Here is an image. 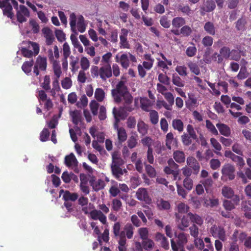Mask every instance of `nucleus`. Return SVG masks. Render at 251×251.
Here are the masks:
<instances>
[{
	"label": "nucleus",
	"mask_w": 251,
	"mask_h": 251,
	"mask_svg": "<svg viewBox=\"0 0 251 251\" xmlns=\"http://www.w3.org/2000/svg\"><path fill=\"white\" fill-rule=\"evenodd\" d=\"M49 59L52 63L54 74L56 76V78H59L62 73L61 67L59 62L54 59V57L51 50H50Z\"/></svg>",
	"instance_id": "obj_11"
},
{
	"label": "nucleus",
	"mask_w": 251,
	"mask_h": 251,
	"mask_svg": "<svg viewBox=\"0 0 251 251\" xmlns=\"http://www.w3.org/2000/svg\"><path fill=\"white\" fill-rule=\"evenodd\" d=\"M136 196L138 200L144 201L146 204H150L151 203V199L146 188H139L136 193Z\"/></svg>",
	"instance_id": "obj_10"
},
{
	"label": "nucleus",
	"mask_w": 251,
	"mask_h": 251,
	"mask_svg": "<svg viewBox=\"0 0 251 251\" xmlns=\"http://www.w3.org/2000/svg\"><path fill=\"white\" fill-rule=\"evenodd\" d=\"M47 66V58L39 55L37 57L33 68V72L36 76L39 75V70L46 71Z\"/></svg>",
	"instance_id": "obj_6"
},
{
	"label": "nucleus",
	"mask_w": 251,
	"mask_h": 251,
	"mask_svg": "<svg viewBox=\"0 0 251 251\" xmlns=\"http://www.w3.org/2000/svg\"><path fill=\"white\" fill-rule=\"evenodd\" d=\"M190 44L192 46H189L186 49V54L188 57H192L196 54L197 49L194 43H190Z\"/></svg>",
	"instance_id": "obj_44"
},
{
	"label": "nucleus",
	"mask_w": 251,
	"mask_h": 251,
	"mask_svg": "<svg viewBox=\"0 0 251 251\" xmlns=\"http://www.w3.org/2000/svg\"><path fill=\"white\" fill-rule=\"evenodd\" d=\"M210 232L214 238H219L222 241H225L226 239L225 230L221 226H212L210 229Z\"/></svg>",
	"instance_id": "obj_7"
},
{
	"label": "nucleus",
	"mask_w": 251,
	"mask_h": 251,
	"mask_svg": "<svg viewBox=\"0 0 251 251\" xmlns=\"http://www.w3.org/2000/svg\"><path fill=\"white\" fill-rule=\"evenodd\" d=\"M90 72L92 77L98 78L100 76L103 81L106 80L112 76L110 64H105L100 68L97 66H92Z\"/></svg>",
	"instance_id": "obj_1"
},
{
	"label": "nucleus",
	"mask_w": 251,
	"mask_h": 251,
	"mask_svg": "<svg viewBox=\"0 0 251 251\" xmlns=\"http://www.w3.org/2000/svg\"><path fill=\"white\" fill-rule=\"evenodd\" d=\"M150 118L152 124H157L159 119L158 112L154 110H151L150 112Z\"/></svg>",
	"instance_id": "obj_48"
},
{
	"label": "nucleus",
	"mask_w": 251,
	"mask_h": 251,
	"mask_svg": "<svg viewBox=\"0 0 251 251\" xmlns=\"http://www.w3.org/2000/svg\"><path fill=\"white\" fill-rule=\"evenodd\" d=\"M138 232L140 238L142 240L148 238L149 231L147 227H141L138 229Z\"/></svg>",
	"instance_id": "obj_61"
},
{
	"label": "nucleus",
	"mask_w": 251,
	"mask_h": 251,
	"mask_svg": "<svg viewBox=\"0 0 251 251\" xmlns=\"http://www.w3.org/2000/svg\"><path fill=\"white\" fill-rule=\"evenodd\" d=\"M80 63L81 68L83 71L88 70L90 67V62L86 57L83 56L81 58Z\"/></svg>",
	"instance_id": "obj_55"
},
{
	"label": "nucleus",
	"mask_w": 251,
	"mask_h": 251,
	"mask_svg": "<svg viewBox=\"0 0 251 251\" xmlns=\"http://www.w3.org/2000/svg\"><path fill=\"white\" fill-rule=\"evenodd\" d=\"M221 180L224 182L231 181L235 178V167L229 163L225 164L221 169Z\"/></svg>",
	"instance_id": "obj_3"
},
{
	"label": "nucleus",
	"mask_w": 251,
	"mask_h": 251,
	"mask_svg": "<svg viewBox=\"0 0 251 251\" xmlns=\"http://www.w3.org/2000/svg\"><path fill=\"white\" fill-rule=\"evenodd\" d=\"M241 208L244 212L245 217L251 219V200L242 201Z\"/></svg>",
	"instance_id": "obj_15"
},
{
	"label": "nucleus",
	"mask_w": 251,
	"mask_h": 251,
	"mask_svg": "<svg viewBox=\"0 0 251 251\" xmlns=\"http://www.w3.org/2000/svg\"><path fill=\"white\" fill-rule=\"evenodd\" d=\"M181 141L183 144L188 146L192 143V137L189 136L187 133H184L181 136Z\"/></svg>",
	"instance_id": "obj_50"
},
{
	"label": "nucleus",
	"mask_w": 251,
	"mask_h": 251,
	"mask_svg": "<svg viewBox=\"0 0 251 251\" xmlns=\"http://www.w3.org/2000/svg\"><path fill=\"white\" fill-rule=\"evenodd\" d=\"M130 60L133 63L137 61L135 56L130 53H123L120 57V63L124 69H126L129 67Z\"/></svg>",
	"instance_id": "obj_9"
},
{
	"label": "nucleus",
	"mask_w": 251,
	"mask_h": 251,
	"mask_svg": "<svg viewBox=\"0 0 251 251\" xmlns=\"http://www.w3.org/2000/svg\"><path fill=\"white\" fill-rule=\"evenodd\" d=\"M213 39L212 37L208 35L205 36L202 40V43L205 47H211L213 44Z\"/></svg>",
	"instance_id": "obj_64"
},
{
	"label": "nucleus",
	"mask_w": 251,
	"mask_h": 251,
	"mask_svg": "<svg viewBox=\"0 0 251 251\" xmlns=\"http://www.w3.org/2000/svg\"><path fill=\"white\" fill-rule=\"evenodd\" d=\"M177 10L188 16L191 13V9L188 4H179L177 6Z\"/></svg>",
	"instance_id": "obj_40"
},
{
	"label": "nucleus",
	"mask_w": 251,
	"mask_h": 251,
	"mask_svg": "<svg viewBox=\"0 0 251 251\" xmlns=\"http://www.w3.org/2000/svg\"><path fill=\"white\" fill-rule=\"evenodd\" d=\"M232 160L237 163V165L239 166L240 167H243L245 163V161L242 157L239 156L235 155L232 158Z\"/></svg>",
	"instance_id": "obj_63"
},
{
	"label": "nucleus",
	"mask_w": 251,
	"mask_h": 251,
	"mask_svg": "<svg viewBox=\"0 0 251 251\" xmlns=\"http://www.w3.org/2000/svg\"><path fill=\"white\" fill-rule=\"evenodd\" d=\"M93 189L96 191H98L104 188L105 184V182L102 179H99L94 183H91Z\"/></svg>",
	"instance_id": "obj_41"
},
{
	"label": "nucleus",
	"mask_w": 251,
	"mask_h": 251,
	"mask_svg": "<svg viewBox=\"0 0 251 251\" xmlns=\"http://www.w3.org/2000/svg\"><path fill=\"white\" fill-rule=\"evenodd\" d=\"M210 143L212 146L216 150V151H214L215 153L218 155L221 156L222 154L220 152L222 150V146L221 144L216 139L214 138H211L210 139Z\"/></svg>",
	"instance_id": "obj_37"
},
{
	"label": "nucleus",
	"mask_w": 251,
	"mask_h": 251,
	"mask_svg": "<svg viewBox=\"0 0 251 251\" xmlns=\"http://www.w3.org/2000/svg\"><path fill=\"white\" fill-rule=\"evenodd\" d=\"M78 198V195L76 193H71L68 190H65V194L63 195V200L66 202L75 201Z\"/></svg>",
	"instance_id": "obj_19"
},
{
	"label": "nucleus",
	"mask_w": 251,
	"mask_h": 251,
	"mask_svg": "<svg viewBox=\"0 0 251 251\" xmlns=\"http://www.w3.org/2000/svg\"><path fill=\"white\" fill-rule=\"evenodd\" d=\"M248 237L247 234L246 232L242 231L239 233L237 230H234L232 235V239L235 242L237 241V238L240 242H245Z\"/></svg>",
	"instance_id": "obj_21"
},
{
	"label": "nucleus",
	"mask_w": 251,
	"mask_h": 251,
	"mask_svg": "<svg viewBox=\"0 0 251 251\" xmlns=\"http://www.w3.org/2000/svg\"><path fill=\"white\" fill-rule=\"evenodd\" d=\"M122 100H124L123 108L126 111L131 112L134 110V107L131 105L133 101V97L129 92L126 95L122 96Z\"/></svg>",
	"instance_id": "obj_12"
},
{
	"label": "nucleus",
	"mask_w": 251,
	"mask_h": 251,
	"mask_svg": "<svg viewBox=\"0 0 251 251\" xmlns=\"http://www.w3.org/2000/svg\"><path fill=\"white\" fill-rule=\"evenodd\" d=\"M190 234L194 238L198 237L199 234V228L195 224H193L190 227Z\"/></svg>",
	"instance_id": "obj_59"
},
{
	"label": "nucleus",
	"mask_w": 251,
	"mask_h": 251,
	"mask_svg": "<svg viewBox=\"0 0 251 251\" xmlns=\"http://www.w3.org/2000/svg\"><path fill=\"white\" fill-rule=\"evenodd\" d=\"M192 30L188 25H184L180 29V34L184 36L188 37L191 35Z\"/></svg>",
	"instance_id": "obj_62"
},
{
	"label": "nucleus",
	"mask_w": 251,
	"mask_h": 251,
	"mask_svg": "<svg viewBox=\"0 0 251 251\" xmlns=\"http://www.w3.org/2000/svg\"><path fill=\"white\" fill-rule=\"evenodd\" d=\"M173 157L175 161L178 163H182L185 161V155L183 151H175L173 152Z\"/></svg>",
	"instance_id": "obj_22"
},
{
	"label": "nucleus",
	"mask_w": 251,
	"mask_h": 251,
	"mask_svg": "<svg viewBox=\"0 0 251 251\" xmlns=\"http://www.w3.org/2000/svg\"><path fill=\"white\" fill-rule=\"evenodd\" d=\"M157 207L159 210H168L170 208V202L164 200L163 199L157 200L156 201Z\"/></svg>",
	"instance_id": "obj_26"
},
{
	"label": "nucleus",
	"mask_w": 251,
	"mask_h": 251,
	"mask_svg": "<svg viewBox=\"0 0 251 251\" xmlns=\"http://www.w3.org/2000/svg\"><path fill=\"white\" fill-rule=\"evenodd\" d=\"M33 64L34 61L33 59L28 61H25L23 63L22 69L26 74H28L31 72Z\"/></svg>",
	"instance_id": "obj_35"
},
{
	"label": "nucleus",
	"mask_w": 251,
	"mask_h": 251,
	"mask_svg": "<svg viewBox=\"0 0 251 251\" xmlns=\"http://www.w3.org/2000/svg\"><path fill=\"white\" fill-rule=\"evenodd\" d=\"M111 171L113 176L118 180H122V176L127 171L126 169H122L120 167L116 165H111Z\"/></svg>",
	"instance_id": "obj_13"
},
{
	"label": "nucleus",
	"mask_w": 251,
	"mask_h": 251,
	"mask_svg": "<svg viewBox=\"0 0 251 251\" xmlns=\"http://www.w3.org/2000/svg\"><path fill=\"white\" fill-rule=\"evenodd\" d=\"M247 20L245 18L242 17L238 20L236 23L235 27L239 31H244L246 29Z\"/></svg>",
	"instance_id": "obj_38"
},
{
	"label": "nucleus",
	"mask_w": 251,
	"mask_h": 251,
	"mask_svg": "<svg viewBox=\"0 0 251 251\" xmlns=\"http://www.w3.org/2000/svg\"><path fill=\"white\" fill-rule=\"evenodd\" d=\"M190 219L188 215L183 216L181 220V224L178 225V228L182 231L185 230V228L190 225Z\"/></svg>",
	"instance_id": "obj_27"
},
{
	"label": "nucleus",
	"mask_w": 251,
	"mask_h": 251,
	"mask_svg": "<svg viewBox=\"0 0 251 251\" xmlns=\"http://www.w3.org/2000/svg\"><path fill=\"white\" fill-rule=\"evenodd\" d=\"M183 186L188 191H190L193 187V181L190 177H185L183 180Z\"/></svg>",
	"instance_id": "obj_53"
},
{
	"label": "nucleus",
	"mask_w": 251,
	"mask_h": 251,
	"mask_svg": "<svg viewBox=\"0 0 251 251\" xmlns=\"http://www.w3.org/2000/svg\"><path fill=\"white\" fill-rule=\"evenodd\" d=\"M70 115L72 118V122L75 126L74 127L75 129L77 130H80V128L77 126L78 124L81 122L82 116L81 112L77 110H74L70 113Z\"/></svg>",
	"instance_id": "obj_14"
},
{
	"label": "nucleus",
	"mask_w": 251,
	"mask_h": 251,
	"mask_svg": "<svg viewBox=\"0 0 251 251\" xmlns=\"http://www.w3.org/2000/svg\"><path fill=\"white\" fill-rule=\"evenodd\" d=\"M142 244L143 248L146 250H148L152 249L154 245L153 241L149 238L143 240Z\"/></svg>",
	"instance_id": "obj_51"
},
{
	"label": "nucleus",
	"mask_w": 251,
	"mask_h": 251,
	"mask_svg": "<svg viewBox=\"0 0 251 251\" xmlns=\"http://www.w3.org/2000/svg\"><path fill=\"white\" fill-rule=\"evenodd\" d=\"M137 128L138 132L142 135H145L148 131V126L142 121H139L137 124Z\"/></svg>",
	"instance_id": "obj_42"
},
{
	"label": "nucleus",
	"mask_w": 251,
	"mask_h": 251,
	"mask_svg": "<svg viewBox=\"0 0 251 251\" xmlns=\"http://www.w3.org/2000/svg\"><path fill=\"white\" fill-rule=\"evenodd\" d=\"M186 106L188 108H191L196 106L197 103V100L193 96L189 95V99L185 101Z\"/></svg>",
	"instance_id": "obj_52"
},
{
	"label": "nucleus",
	"mask_w": 251,
	"mask_h": 251,
	"mask_svg": "<svg viewBox=\"0 0 251 251\" xmlns=\"http://www.w3.org/2000/svg\"><path fill=\"white\" fill-rule=\"evenodd\" d=\"M216 7L215 3L213 0H206L203 3V5L201 7V9L206 12L212 11Z\"/></svg>",
	"instance_id": "obj_20"
},
{
	"label": "nucleus",
	"mask_w": 251,
	"mask_h": 251,
	"mask_svg": "<svg viewBox=\"0 0 251 251\" xmlns=\"http://www.w3.org/2000/svg\"><path fill=\"white\" fill-rule=\"evenodd\" d=\"M230 49L226 46L223 47L219 51L224 58L226 59L230 57Z\"/></svg>",
	"instance_id": "obj_57"
},
{
	"label": "nucleus",
	"mask_w": 251,
	"mask_h": 251,
	"mask_svg": "<svg viewBox=\"0 0 251 251\" xmlns=\"http://www.w3.org/2000/svg\"><path fill=\"white\" fill-rule=\"evenodd\" d=\"M105 96V93L102 88H97L95 92V97L98 101H102Z\"/></svg>",
	"instance_id": "obj_46"
},
{
	"label": "nucleus",
	"mask_w": 251,
	"mask_h": 251,
	"mask_svg": "<svg viewBox=\"0 0 251 251\" xmlns=\"http://www.w3.org/2000/svg\"><path fill=\"white\" fill-rule=\"evenodd\" d=\"M187 65L190 69V71L195 75H198L200 74V69L198 64L194 62L190 61L187 63Z\"/></svg>",
	"instance_id": "obj_33"
},
{
	"label": "nucleus",
	"mask_w": 251,
	"mask_h": 251,
	"mask_svg": "<svg viewBox=\"0 0 251 251\" xmlns=\"http://www.w3.org/2000/svg\"><path fill=\"white\" fill-rule=\"evenodd\" d=\"M174 140L176 141V139H174V134L172 132L167 133L166 136V146L169 150L171 149V146Z\"/></svg>",
	"instance_id": "obj_47"
},
{
	"label": "nucleus",
	"mask_w": 251,
	"mask_h": 251,
	"mask_svg": "<svg viewBox=\"0 0 251 251\" xmlns=\"http://www.w3.org/2000/svg\"><path fill=\"white\" fill-rule=\"evenodd\" d=\"M29 47L32 49L33 52L26 48L23 47L22 48L21 51L23 56L27 58H31L33 56H36L39 53L40 50L39 46L37 43L29 41Z\"/></svg>",
	"instance_id": "obj_5"
},
{
	"label": "nucleus",
	"mask_w": 251,
	"mask_h": 251,
	"mask_svg": "<svg viewBox=\"0 0 251 251\" xmlns=\"http://www.w3.org/2000/svg\"><path fill=\"white\" fill-rule=\"evenodd\" d=\"M216 126L222 135L226 137L230 136L231 133L230 129L226 125L218 123L216 124Z\"/></svg>",
	"instance_id": "obj_16"
},
{
	"label": "nucleus",
	"mask_w": 251,
	"mask_h": 251,
	"mask_svg": "<svg viewBox=\"0 0 251 251\" xmlns=\"http://www.w3.org/2000/svg\"><path fill=\"white\" fill-rule=\"evenodd\" d=\"M144 164L145 166L146 172L149 176L151 178L155 177L156 174L155 169L151 165L147 164L146 163H145Z\"/></svg>",
	"instance_id": "obj_43"
},
{
	"label": "nucleus",
	"mask_w": 251,
	"mask_h": 251,
	"mask_svg": "<svg viewBox=\"0 0 251 251\" xmlns=\"http://www.w3.org/2000/svg\"><path fill=\"white\" fill-rule=\"evenodd\" d=\"M187 134L192 137V139L194 140H197L198 136L196 134V131H195L194 127L192 125H188L187 126Z\"/></svg>",
	"instance_id": "obj_54"
},
{
	"label": "nucleus",
	"mask_w": 251,
	"mask_h": 251,
	"mask_svg": "<svg viewBox=\"0 0 251 251\" xmlns=\"http://www.w3.org/2000/svg\"><path fill=\"white\" fill-rule=\"evenodd\" d=\"M29 16L30 13L27 8L24 5H20L16 12L17 21L20 23L25 22Z\"/></svg>",
	"instance_id": "obj_8"
},
{
	"label": "nucleus",
	"mask_w": 251,
	"mask_h": 251,
	"mask_svg": "<svg viewBox=\"0 0 251 251\" xmlns=\"http://www.w3.org/2000/svg\"><path fill=\"white\" fill-rule=\"evenodd\" d=\"M76 25L77 29L80 32L83 33L85 31L86 25L84 23V19L83 16H78Z\"/></svg>",
	"instance_id": "obj_30"
},
{
	"label": "nucleus",
	"mask_w": 251,
	"mask_h": 251,
	"mask_svg": "<svg viewBox=\"0 0 251 251\" xmlns=\"http://www.w3.org/2000/svg\"><path fill=\"white\" fill-rule=\"evenodd\" d=\"M42 88L46 91L50 90V78L49 75H45L44 78V81L41 85Z\"/></svg>",
	"instance_id": "obj_60"
},
{
	"label": "nucleus",
	"mask_w": 251,
	"mask_h": 251,
	"mask_svg": "<svg viewBox=\"0 0 251 251\" xmlns=\"http://www.w3.org/2000/svg\"><path fill=\"white\" fill-rule=\"evenodd\" d=\"M172 126L174 129L177 130L179 132L183 131L184 129L183 123L180 119H174L172 121Z\"/></svg>",
	"instance_id": "obj_29"
},
{
	"label": "nucleus",
	"mask_w": 251,
	"mask_h": 251,
	"mask_svg": "<svg viewBox=\"0 0 251 251\" xmlns=\"http://www.w3.org/2000/svg\"><path fill=\"white\" fill-rule=\"evenodd\" d=\"M127 86L123 81H119L116 88L111 91V94L114 101L119 103L122 101V96L128 93Z\"/></svg>",
	"instance_id": "obj_2"
},
{
	"label": "nucleus",
	"mask_w": 251,
	"mask_h": 251,
	"mask_svg": "<svg viewBox=\"0 0 251 251\" xmlns=\"http://www.w3.org/2000/svg\"><path fill=\"white\" fill-rule=\"evenodd\" d=\"M185 24V20L182 17H177L174 18L172 20V25L177 28L183 26Z\"/></svg>",
	"instance_id": "obj_31"
},
{
	"label": "nucleus",
	"mask_w": 251,
	"mask_h": 251,
	"mask_svg": "<svg viewBox=\"0 0 251 251\" xmlns=\"http://www.w3.org/2000/svg\"><path fill=\"white\" fill-rule=\"evenodd\" d=\"M141 107L145 111H149L151 106V101L147 98H141L140 99Z\"/></svg>",
	"instance_id": "obj_34"
},
{
	"label": "nucleus",
	"mask_w": 251,
	"mask_h": 251,
	"mask_svg": "<svg viewBox=\"0 0 251 251\" xmlns=\"http://www.w3.org/2000/svg\"><path fill=\"white\" fill-rule=\"evenodd\" d=\"M134 227L131 224L127 223L124 226V230L128 239H131L133 235Z\"/></svg>",
	"instance_id": "obj_39"
},
{
	"label": "nucleus",
	"mask_w": 251,
	"mask_h": 251,
	"mask_svg": "<svg viewBox=\"0 0 251 251\" xmlns=\"http://www.w3.org/2000/svg\"><path fill=\"white\" fill-rule=\"evenodd\" d=\"M188 216H189L191 222L193 224L197 225L199 226H201L203 224V219L199 215L189 212L188 213Z\"/></svg>",
	"instance_id": "obj_18"
},
{
	"label": "nucleus",
	"mask_w": 251,
	"mask_h": 251,
	"mask_svg": "<svg viewBox=\"0 0 251 251\" xmlns=\"http://www.w3.org/2000/svg\"><path fill=\"white\" fill-rule=\"evenodd\" d=\"M5 6L3 9V14L4 15L6 16L7 17L12 18L14 15L12 13V6L10 3H4ZM3 8V7L2 8Z\"/></svg>",
	"instance_id": "obj_36"
},
{
	"label": "nucleus",
	"mask_w": 251,
	"mask_h": 251,
	"mask_svg": "<svg viewBox=\"0 0 251 251\" xmlns=\"http://www.w3.org/2000/svg\"><path fill=\"white\" fill-rule=\"evenodd\" d=\"M70 65L71 66V70L73 73H75L77 72L79 68L78 65L79 58L78 57H75L71 55L70 57Z\"/></svg>",
	"instance_id": "obj_23"
},
{
	"label": "nucleus",
	"mask_w": 251,
	"mask_h": 251,
	"mask_svg": "<svg viewBox=\"0 0 251 251\" xmlns=\"http://www.w3.org/2000/svg\"><path fill=\"white\" fill-rule=\"evenodd\" d=\"M222 194L224 197L231 199L234 196V192L231 187L225 186L222 189Z\"/></svg>",
	"instance_id": "obj_28"
},
{
	"label": "nucleus",
	"mask_w": 251,
	"mask_h": 251,
	"mask_svg": "<svg viewBox=\"0 0 251 251\" xmlns=\"http://www.w3.org/2000/svg\"><path fill=\"white\" fill-rule=\"evenodd\" d=\"M124 108L120 107V108H116L114 107L112 110L114 119H121L124 120L126 117V115L124 111Z\"/></svg>",
	"instance_id": "obj_17"
},
{
	"label": "nucleus",
	"mask_w": 251,
	"mask_h": 251,
	"mask_svg": "<svg viewBox=\"0 0 251 251\" xmlns=\"http://www.w3.org/2000/svg\"><path fill=\"white\" fill-rule=\"evenodd\" d=\"M118 141L120 144L124 142L127 139V134L126 130L123 127H120L117 131Z\"/></svg>",
	"instance_id": "obj_32"
},
{
	"label": "nucleus",
	"mask_w": 251,
	"mask_h": 251,
	"mask_svg": "<svg viewBox=\"0 0 251 251\" xmlns=\"http://www.w3.org/2000/svg\"><path fill=\"white\" fill-rule=\"evenodd\" d=\"M206 32L211 35H214L216 33V28L214 24L211 22H207L203 26Z\"/></svg>",
	"instance_id": "obj_25"
},
{
	"label": "nucleus",
	"mask_w": 251,
	"mask_h": 251,
	"mask_svg": "<svg viewBox=\"0 0 251 251\" xmlns=\"http://www.w3.org/2000/svg\"><path fill=\"white\" fill-rule=\"evenodd\" d=\"M177 238L176 242L173 239L171 240L172 249L173 251H178L179 249H184L185 245L188 242V237L189 235L183 232L178 233L177 235H176Z\"/></svg>",
	"instance_id": "obj_4"
},
{
	"label": "nucleus",
	"mask_w": 251,
	"mask_h": 251,
	"mask_svg": "<svg viewBox=\"0 0 251 251\" xmlns=\"http://www.w3.org/2000/svg\"><path fill=\"white\" fill-rule=\"evenodd\" d=\"M122 206V203L120 200L115 199L112 201V207L114 211H119Z\"/></svg>",
	"instance_id": "obj_58"
},
{
	"label": "nucleus",
	"mask_w": 251,
	"mask_h": 251,
	"mask_svg": "<svg viewBox=\"0 0 251 251\" xmlns=\"http://www.w3.org/2000/svg\"><path fill=\"white\" fill-rule=\"evenodd\" d=\"M241 52L240 50H232L230 51V59L235 60V61H239L241 58Z\"/></svg>",
	"instance_id": "obj_56"
},
{
	"label": "nucleus",
	"mask_w": 251,
	"mask_h": 251,
	"mask_svg": "<svg viewBox=\"0 0 251 251\" xmlns=\"http://www.w3.org/2000/svg\"><path fill=\"white\" fill-rule=\"evenodd\" d=\"M206 127L207 128V129L213 135H218V130L215 127L214 125L209 120H206Z\"/></svg>",
	"instance_id": "obj_49"
},
{
	"label": "nucleus",
	"mask_w": 251,
	"mask_h": 251,
	"mask_svg": "<svg viewBox=\"0 0 251 251\" xmlns=\"http://www.w3.org/2000/svg\"><path fill=\"white\" fill-rule=\"evenodd\" d=\"M70 25L71 30L75 34H77L76 32V15L74 13H72L70 15Z\"/></svg>",
	"instance_id": "obj_45"
},
{
	"label": "nucleus",
	"mask_w": 251,
	"mask_h": 251,
	"mask_svg": "<svg viewBox=\"0 0 251 251\" xmlns=\"http://www.w3.org/2000/svg\"><path fill=\"white\" fill-rule=\"evenodd\" d=\"M65 163L67 166H77V161L74 153H71L65 157Z\"/></svg>",
	"instance_id": "obj_24"
}]
</instances>
